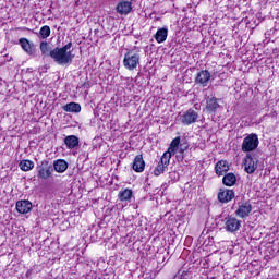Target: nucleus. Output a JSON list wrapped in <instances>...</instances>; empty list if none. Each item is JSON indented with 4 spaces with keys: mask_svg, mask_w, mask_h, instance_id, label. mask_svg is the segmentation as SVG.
Here are the masks:
<instances>
[{
    "mask_svg": "<svg viewBox=\"0 0 279 279\" xmlns=\"http://www.w3.org/2000/svg\"><path fill=\"white\" fill-rule=\"evenodd\" d=\"M39 36L41 38H49V36H51V28L47 25L43 26L39 31Z\"/></svg>",
    "mask_w": 279,
    "mask_h": 279,
    "instance_id": "28",
    "label": "nucleus"
},
{
    "mask_svg": "<svg viewBox=\"0 0 279 279\" xmlns=\"http://www.w3.org/2000/svg\"><path fill=\"white\" fill-rule=\"evenodd\" d=\"M132 195H133L132 190L125 189L119 192L118 199H120V202H130L132 199Z\"/></svg>",
    "mask_w": 279,
    "mask_h": 279,
    "instance_id": "25",
    "label": "nucleus"
},
{
    "mask_svg": "<svg viewBox=\"0 0 279 279\" xmlns=\"http://www.w3.org/2000/svg\"><path fill=\"white\" fill-rule=\"evenodd\" d=\"M241 229V220L232 217V216H228L225 218V230L227 232H239V230Z\"/></svg>",
    "mask_w": 279,
    "mask_h": 279,
    "instance_id": "9",
    "label": "nucleus"
},
{
    "mask_svg": "<svg viewBox=\"0 0 279 279\" xmlns=\"http://www.w3.org/2000/svg\"><path fill=\"white\" fill-rule=\"evenodd\" d=\"M258 145H260L258 134L251 133L246 137H244L241 149L244 154H250L252 151H255V149H258Z\"/></svg>",
    "mask_w": 279,
    "mask_h": 279,
    "instance_id": "3",
    "label": "nucleus"
},
{
    "mask_svg": "<svg viewBox=\"0 0 279 279\" xmlns=\"http://www.w3.org/2000/svg\"><path fill=\"white\" fill-rule=\"evenodd\" d=\"M215 171L219 177L223 175L225 173H228V171H230V166L228 165V161H218L215 166Z\"/></svg>",
    "mask_w": 279,
    "mask_h": 279,
    "instance_id": "18",
    "label": "nucleus"
},
{
    "mask_svg": "<svg viewBox=\"0 0 279 279\" xmlns=\"http://www.w3.org/2000/svg\"><path fill=\"white\" fill-rule=\"evenodd\" d=\"M29 276H32V269L26 271V277L29 278Z\"/></svg>",
    "mask_w": 279,
    "mask_h": 279,
    "instance_id": "30",
    "label": "nucleus"
},
{
    "mask_svg": "<svg viewBox=\"0 0 279 279\" xmlns=\"http://www.w3.org/2000/svg\"><path fill=\"white\" fill-rule=\"evenodd\" d=\"M169 162H171V154L165 153L154 170V175L158 177L161 175V173H165V170L169 167Z\"/></svg>",
    "mask_w": 279,
    "mask_h": 279,
    "instance_id": "8",
    "label": "nucleus"
},
{
    "mask_svg": "<svg viewBox=\"0 0 279 279\" xmlns=\"http://www.w3.org/2000/svg\"><path fill=\"white\" fill-rule=\"evenodd\" d=\"M251 213L252 204L250 202H243L238 204V209L235 210L236 217H240V219H246V217H250Z\"/></svg>",
    "mask_w": 279,
    "mask_h": 279,
    "instance_id": "11",
    "label": "nucleus"
},
{
    "mask_svg": "<svg viewBox=\"0 0 279 279\" xmlns=\"http://www.w3.org/2000/svg\"><path fill=\"white\" fill-rule=\"evenodd\" d=\"M211 77L213 75L208 70H201L196 73L194 83L197 86H203V88H205V86H208V84L210 83Z\"/></svg>",
    "mask_w": 279,
    "mask_h": 279,
    "instance_id": "7",
    "label": "nucleus"
},
{
    "mask_svg": "<svg viewBox=\"0 0 279 279\" xmlns=\"http://www.w3.org/2000/svg\"><path fill=\"white\" fill-rule=\"evenodd\" d=\"M167 36H169V28L161 27L155 34V40L159 44L165 43V40H167Z\"/></svg>",
    "mask_w": 279,
    "mask_h": 279,
    "instance_id": "20",
    "label": "nucleus"
},
{
    "mask_svg": "<svg viewBox=\"0 0 279 279\" xmlns=\"http://www.w3.org/2000/svg\"><path fill=\"white\" fill-rule=\"evenodd\" d=\"M187 150H189V144L186 143L179 144V155H177V159L179 160V162H182V160L186 158V155L184 153Z\"/></svg>",
    "mask_w": 279,
    "mask_h": 279,
    "instance_id": "26",
    "label": "nucleus"
},
{
    "mask_svg": "<svg viewBox=\"0 0 279 279\" xmlns=\"http://www.w3.org/2000/svg\"><path fill=\"white\" fill-rule=\"evenodd\" d=\"M19 167L22 171H32L34 168V161L27 159L21 160Z\"/></svg>",
    "mask_w": 279,
    "mask_h": 279,
    "instance_id": "27",
    "label": "nucleus"
},
{
    "mask_svg": "<svg viewBox=\"0 0 279 279\" xmlns=\"http://www.w3.org/2000/svg\"><path fill=\"white\" fill-rule=\"evenodd\" d=\"M256 169H258V158L247 153L244 158V171L252 175V173H254Z\"/></svg>",
    "mask_w": 279,
    "mask_h": 279,
    "instance_id": "6",
    "label": "nucleus"
},
{
    "mask_svg": "<svg viewBox=\"0 0 279 279\" xmlns=\"http://www.w3.org/2000/svg\"><path fill=\"white\" fill-rule=\"evenodd\" d=\"M132 169L136 173H143L145 171V160L143 159V155H137L134 158Z\"/></svg>",
    "mask_w": 279,
    "mask_h": 279,
    "instance_id": "16",
    "label": "nucleus"
},
{
    "mask_svg": "<svg viewBox=\"0 0 279 279\" xmlns=\"http://www.w3.org/2000/svg\"><path fill=\"white\" fill-rule=\"evenodd\" d=\"M64 144L66 145L68 149H75V147L80 145V138L75 135H69L64 138Z\"/></svg>",
    "mask_w": 279,
    "mask_h": 279,
    "instance_id": "19",
    "label": "nucleus"
},
{
    "mask_svg": "<svg viewBox=\"0 0 279 279\" xmlns=\"http://www.w3.org/2000/svg\"><path fill=\"white\" fill-rule=\"evenodd\" d=\"M50 58L53 60V62H56V64H59V66H64L66 64H71L75 56H73L71 51L64 52L63 50L57 47L52 49Z\"/></svg>",
    "mask_w": 279,
    "mask_h": 279,
    "instance_id": "2",
    "label": "nucleus"
},
{
    "mask_svg": "<svg viewBox=\"0 0 279 279\" xmlns=\"http://www.w3.org/2000/svg\"><path fill=\"white\" fill-rule=\"evenodd\" d=\"M52 169L57 171V173H64L69 169V162L64 159H58L53 161Z\"/></svg>",
    "mask_w": 279,
    "mask_h": 279,
    "instance_id": "17",
    "label": "nucleus"
},
{
    "mask_svg": "<svg viewBox=\"0 0 279 279\" xmlns=\"http://www.w3.org/2000/svg\"><path fill=\"white\" fill-rule=\"evenodd\" d=\"M19 44L21 45L25 53H27V56H34L36 53V46L34 45V43L27 40V38H20Z\"/></svg>",
    "mask_w": 279,
    "mask_h": 279,
    "instance_id": "14",
    "label": "nucleus"
},
{
    "mask_svg": "<svg viewBox=\"0 0 279 279\" xmlns=\"http://www.w3.org/2000/svg\"><path fill=\"white\" fill-rule=\"evenodd\" d=\"M179 147H180V136L172 140L168 148V151H166V154H170V158H171V156H175V154H178Z\"/></svg>",
    "mask_w": 279,
    "mask_h": 279,
    "instance_id": "21",
    "label": "nucleus"
},
{
    "mask_svg": "<svg viewBox=\"0 0 279 279\" xmlns=\"http://www.w3.org/2000/svg\"><path fill=\"white\" fill-rule=\"evenodd\" d=\"M64 112H82V106L77 102H69L62 107Z\"/></svg>",
    "mask_w": 279,
    "mask_h": 279,
    "instance_id": "22",
    "label": "nucleus"
},
{
    "mask_svg": "<svg viewBox=\"0 0 279 279\" xmlns=\"http://www.w3.org/2000/svg\"><path fill=\"white\" fill-rule=\"evenodd\" d=\"M140 64H141V49H136L135 47V50L134 49L129 50L124 54L123 66L128 71H134V69H137Z\"/></svg>",
    "mask_w": 279,
    "mask_h": 279,
    "instance_id": "1",
    "label": "nucleus"
},
{
    "mask_svg": "<svg viewBox=\"0 0 279 279\" xmlns=\"http://www.w3.org/2000/svg\"><path fill=\"white\" fill-rule=\"evenodd\" d=\"M41 56H45V58H51V52L53 49H51V46H49V43L47 41H41L39 46Z\"/></svg>",
    "mask_w": 279,
    "mask_h": 279,
    "instance_id": "24",
    "label": "nucleus"
},
{
    "mask_svg": "<svg viewBox=\"0 0 279 279\" xmlns=\"http://www.w3.org/2000/svg\"><path fill=\"white\" fill-rule=\"evenodd\" d=\"M15 208L20 215H27V213H32V208H34V205L32 202L27 199L17 201L15 204Z\"/></svg>",
    "mask_w": 279,
    "mask_h": 279,
    "instance_id": "13",
    "label": "nucleus"
},
{
    "mask_svg": "<svg viewBox=\"0 0 279 279\" xmlns=\"http://www.w3.org/2000/svg\"><path fill=\"white\" fill-rule=\"evenodd\" d=\"M219 108H221V106L219 105V99H217V97H210L208 96L206 98V107L205 110L209 113V114H215Z\"/></svg>",
    "mask_w": 279,
    "mask_h": 279,
    "instance_id": "12",
    "label": "nucleus"
},
{
    "mask_svg": "<svg viewBox=\"0 0 279 279\" xmlns=\"http://www.w3.org/2000/svg\"><path fill=\"white\" fill-rule=\"evenodd\" d=\"M73 47V43H68L65 46L61 47L60 50L63 51L64 53H69V49Z\"/></svg>",
    "mask_w": 279,
    "mask_h": 279,
    "instance_id": "29",
    "label": "nucleus"
},
{
    "mask_svg": "<svg viewBox=\"0 0 279 279\" xmlns=\"http://www.w3.org/2000/svg\"><path fill=\"white\" fill-rule=\"evenodd\" d=\"M222 183L225 186H234L236 184V175L232 172L225 174Z\"/></svg>",
    "mask_w": 279,
    "mask_h": 279,
    "instance_id": "23",
    "label": "nucleus"
},
{
    "mask_svg": "<svg viewBox=\"0 0 279 279\" xmlns=\"http://www.w3.org/2000/svg\"><path fill=\"white\" fill-rule=\"evenodd\" d=\"M234 197H235L234 190L223 187V189H220L218 192V202H220V204H228L232 202Z\"/></svg>",
    "mask_w": 279,
    "mask_h": 279,
    "instance_id": "10",
    "label": "nucleus"
},
{
    "mask_svg": "<svg viewBox=\"0 0 279 279\" xmlns=\"http://www.w3.org/2000/svg\"><path fill=\"white\" fill-rule=\"evenodd\" d=\"M116 10H117L118 14L128 15L132 12V2L121 1L116 7Z\"/></svg>",
    "mask_w": 279,
    "mask_h": 279,
    "instance_id": "15",
    "label": "nucleus"
},
{
    "mask_svg": "<svg viewBox=\"0 0 279 279\" xmlns=\"http://www.w3.org/2000/svg\"><path fill=\"white\" fill-rule=\"evenodd\" d=\"M179 117L182 125H193V123H197V120L199 119V113L191 108L187 109L185 112L180 113Z\"/></svg>",
    "mask_w": 279,
    "mask_h": 279,
    "instance_id": "5",
    "label": "nucleus"
},
{
    "mask_svg": "<svg viewBox=\"0 0 279 279\" xmlns=\"http://www.w3.org/2000/svg\"><path fill=\"white\" fill-rule=\"evenodd\" d=\"M173 279H180V277H178V276H174V278Z\"/></svg>",
    "mask_w": 279,
    "mask_h": 279,
    "instance_id": "31",
    "label": "nucleus"
},
{
    "mask_svg": "<svg viewBox=\"0 0 279 279\" xmlns=\"http://www.w3.org/2000/svg\"><path fill=\"white\" fill-rule=\"evenodd\" d=\"M36 169L37 178H39V180H49V178L53 175V165L48 160L40 161Z\"/></svg>",
    "mask_w": 279,
    "mask_h": 279,
    "instance_id": "4",
    "label": "nucleus"
}]
</instances>
